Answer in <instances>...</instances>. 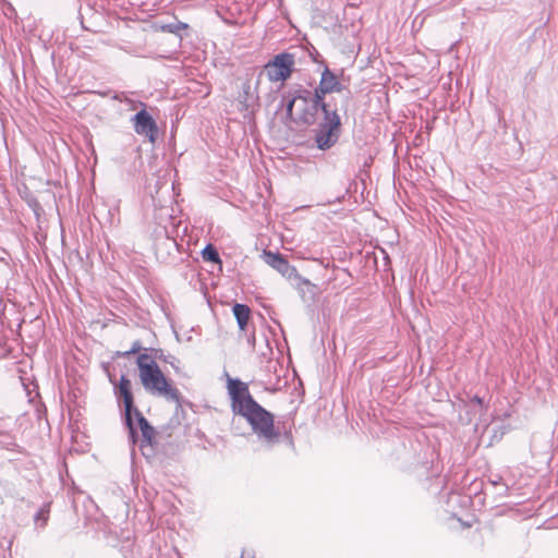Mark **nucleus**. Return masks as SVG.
I'll list each match as a JSON object with an SVG mask.
<instances>
[{"instance_id": "412c9836", "label": "nucleus", "mask_w": 558, "mask_h": 558, "mask_svg": "<svg viewBox=\"0 0 558 558\" xmlns=\"http://www.w3.org/2000/svg\"><path fill=\"white\" fill-rule=\"evenodd\" d=\"M473 401H474V402H476V403H477V404H480V405H482V404H483V399H482V398H480V397H477V396H475V397L473 398Z\"/></svg>"}, {"instance_id": "9d476101", "label": "nucleus", "mask_w": 558, "mask_h": 558, "mask_svg": "<svg viewBox=\"0 0 558 558\" xmlns=\"http://www.w3.org/2000/svg\"><path fill=\"white\" fill-rule=\"evenodd\" d=\"M187 27H189V25L186 23H183L180 21H177L173 23H168V24L155 25V28L157 31L162 32V33H170V34H173L177 36L175 40H174L173 51H177V49L181 46L182 36L180 35V32L183 29H186Z\"/></svg>"}, {"instance_id": "ddd939ff", "label": "nucleus", "mask_w": 558, "mask_h": 558, "mask_svg": "<svg viewBox=\"0 0 558 558\" xmlns=\"http://www.w3.org/2000/svg\"><path fill=\"white\" fill-rule=\"evenodd\" d=\"M250 313H251V311L247 305L236 303L233 306V315H234L241 330L245 329L248 318H250Z\"/></svg>"}, {"instance_id": "f03ea898", "label": "nucleus", "mask_w": 558, "mask_h": 558, "mask_svg": "<svg viewBox=\"0 0 558 558\" xmlns=\"http://www.w3.org/2000/svg\"><path fill=\"white\" fill-rule=\"evenodd\" d=\"M136 364L141 383L147 392L180 404V391L169 383L151 355L138 354Z\"/></svg>"}, {"instance_id": "f3484780", "label": "nucleus", "mask_w": 558, "mask_h": 558, "mask_svg": "<svg viewBox=\"0 0 558 558\" xmlns=\"http://www.w3.org/2000/svg\"><path fill=\"white\" fill-rule=\"evenodd\" d=\"M49 518V509L47 507L40 508L35 514V523L40 522V526H45Z\"/></svg>"}, {"instance_id": "aec40b11", "label": "nucleus", "mask_w": 558, "mask_h": 558, "mask_svg": "<svg viewBox=\"0 0 558 558\" xmlns=\"http://www.w3.org/2000/svg\"><path fill=\"white\" fill-rule=\"evenodd\" d=\"M113 99L116 100H119V101H128V102H133L132 100H130L124 93H120V94H116L113 96Z\"/></svg>"}, {"instance_id": "1a4fd4ad", "label": "nucleus", "mask_w": 558, "mask_h": 558, "mask_svg": "<svg viewBox=\"0 0 558 558\" xmlns=\"http://www.w3.org/2000/svg\"><path fill=\"white\" fill-rule=\"evenodd\" d=\"M133 422L135 425V429L138 427L142 433V445H151L153 438L155 436L154 427L148 423V421L144 417L140 410H135L133 413ZM133 442L136 441V436L134 439L130 436Z\"/></svg>"}, {"instance_id": "0eeeda50", "label": "nucleus", "mask_w": 558, "mask_h": 558, "mask_svg": "<svg viewBox=\"0 0 558 558\" xmlns=\"http://www.w3.org/2000/svg\"><path fill=\"white\" fill-rule=\"evenodd\" d=\"M114 395L119 400H122V402H123L125 424L129 428V433H130L131 437L134 439L135 425L133 422V413H135V410H138V409L136 407H134L132 384H131V380L125 375H122L120 377V381H119L118 386H116V388H114Z\"/></svg>"}, {"instance_id": "4468645a", "label": "nucleus", "mask_w": 558, "mask_h": 558, "mask_svg": "<svg viewBox=\"0 0 558 558\" xmlns=\"http://www.w3.org/2000/svg\"><path fill=\"white\" fill-rule=\"evenodd\" d=\"M202 256L207 262L221 263L218 251L211 244L206 245L202 252Z\"/></svg>"}, {"instance_id": "9b49d317", "label": "nucleus", "mask_w": 558, "mask_h": 558, "mask_svg": "<svg viewBox=\"0 0 558 558\" xmlns=\"http://www.w3.org/2000/svg\"><path fill=\"white\" fill-rule=\"evenodd\" d=\"M327 94H330V92L324 88L320 84L315 88L314 94L311 93V99L319 108L323 114H326V112H337L336 109H331L330 105L324 101Z\"/></svg>"}, {"instance_id": "f8f14e48", "label": "nucleus", "mask_w": 558, "mask_h": 558, "mask_svg": "<svg viewBox=\"0 0 558 558\" xmlns=\"http://www.w3.org/2000/svg\"><path fill=\"white\" fill-rule=\"evenodd\" d=\"M319 84L330 93L340 92L342 88L338 77L328 68L323 71Z\"/></svg>"}, {"instance_id": "f257e3e1", "label": "nucleus", "mask_w": 558, "mask_h": 558, "mask_svg": "<svg viewBox=\"0 0 558 558\" xmlns=\"http://www.w3.org/2000/svg\"><path fill=\"white\" fill-rule=\"evenodd\" d=\"M228 390L232 412L246 420L259 440L267 445L278 442L280 433L275 428L274 415L253 399L247 385L240 379L229 378Z\"/></svg>"}, {"instance_id": "dca6fc26", "label": "nucleus", "mask_w": 558, "mask_h": 558, "mask_svg": "<svg viewBox=\"0 0 558 558\" xmlns=\"http://www.w3.org/2000/svg\"><path fill=\"white\" fill-rule=\"evenodd\" d=\"M253 95H251V85L250 83L243 84V96H241V102L248 108L252 105Z\"/></svg>"}, {"instance_id": "6e6552de", "label": "nucleus", "mask_w": 558, "mask_h": 558, "mask_svg": "<svg viewBox=\"0 0 558 558\" xmlns=\"http://www.w3.org/2000/svg\"><path fill=\"white\" fill-rule=\"evenodd\" d=\"M136 134L145 136L150 143H155L158 135V126L154 118L145 109L138 111L131 119Z\"/></svg>"}, {"instance_id": "20e7f679", "label": "nucleus", "mask_w": 558, "mask_h": 558, "mask_svg": "<svg viewBox=\"0 0 558 558\" xmlns=\"http://www.w3.org/2000/svg\"><path fill=\"white\" fill-rule=\"evenodd\" d=\"M264 262L275 270H277L282 277L290 280L295 289H301V284L312 287V282L303 278L296 270V268L288 262V259L278 252L264 251Z\"/></svg>"}, {"instance_id": "6ab92c4d", "label": "nucleus", "mask_w": 558, "mask_h": 558, "mask_svg": "<svg viewBox=\"0 0 558 558\" xmlns=\"http://www.w3.org/2000/svg\"><path fill=\"white\" fill-rule=\"evenodd\" d=\"M314 289H315V284L312 283V287L306 286V284H301V289H296V290L301 293L302 296H304L306 292L313 294Z\"/></svg>"}, {"instance_id": "a211bd4d", "label": "nucleus", "mask_w": 558, "mask_h": 558, "mask_svg": "<svg viewBox=\"0 0 558 558\" xmlns=\"http://www.w3.org/2000/svg\"><path fill=\"white\" fill-rule=\"evenodd\" d=\"M142 350V344L140 341H135L133 342L132 347L130 350L123 352V353H119L120 355L122 356H129L131 354H135L137 352H140Z\"/></svg>"}, {"instance_id": "423d86ee", "label": "nucleus", "mask_w": 558, "mask_h": 558, "mask_svg": "<svg viewBox=\"0 0 558 558\" xmlns=\"http://www.w3.org/2000/svg\"><path fill=\"white\" fill-rule=\"evenodd\" d=\"M340 124V117L337 112L324 114V120L319 122L315 135V143L320 150H327L338 142Z\"/></svg>"}, {"instance_id": "2eb2a0df", "label": "nucleus", "mask_w": 558, "mask_h": 558, "mask_svg": "<svg viewBox=\"0 0 558 558\" xmlns=\"http://www.w3.org/2000/svg\"><path fill=\"white\" fill-rule=\"evenodd\" d=\"M15 447L16 442L14 437L7 432H0V448L14 450Z\"/></svg>"}, {"instance_id": "39448f33", "label": "nucleus", "mask_w": 558, "mask_h": 558, "mask_svg": "<svg viewBox=\"0 0 558 558\" xmlns=\"http://www.w3.org/2000/svg\"><path fill=\"white\" fill-rule=\"evenodd\" d=\"M294 65L295 57L293 53H278L264 65L260 74H265L272 83L284 82L291 76Z\"/></svg>"}, {"instance_id": "7ed1b4c3", "label": "nucleus", "mask_w": 558, "mask_h": 558, "mask_svg": "<svg viewBox=\"0 0 558 558\" xmlns=\"http://www.w3.org/2000/svg\"><path fill=\"white\" fill-rule=\"evenodd\" d=\"M288 98L286 104L287 116L294 122L305 125H312L316 122L319 108L311 99L308 89L299 88L292 95L283 96Z\"/></svg>"}]
</instances>
